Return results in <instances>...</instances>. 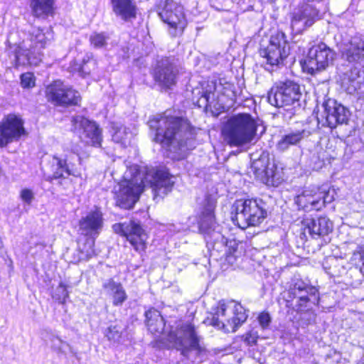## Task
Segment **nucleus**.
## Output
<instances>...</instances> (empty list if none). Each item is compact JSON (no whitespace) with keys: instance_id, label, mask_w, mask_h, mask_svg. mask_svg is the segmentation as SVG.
Wrapping results in <instances>:
<instances>
[{"instance_id":"obj_2","label":"nucleus","mask_w":364,"mask_h":364,"mask_svg":"<svg viewBox=\"0 0 364 364\" xmlns=\"http://www.w3.org/2000/svg\"><path fill=\"white\" fill-rule=\"evenodd\" d=\"M149 123L151 128L156 129L155 141L169 147L170 151L177 153L180 151L178 156H173V159H183L187 150L186 142L183 141V137L188 134L186 122L178 117L164 116L151 120Z\"/></svg>"},{"instance_id":"obj_44","label":"nucleus","mask_w":364,"mask_h":364,"mask_svg":"<svg viewBox=\"0 0 364 364\" xmlns=\"http://www.w3.org/2000/svg\"><path fill=\"white\" fill-rule=\"evenodd\" d=\"M361 262H362V266L360 267V272L364 275V250L361 253Z\"/></svg>"},{"instance_id":"obj_28","label":"nucleus","mask_w":364,"mask_h":364,"mask_svg":"<svg viewBox=\"0 0 364 364\" xmlns=\"http://www.w3.org/2000/svg\"><path fill=\"white\" fill-rule=\"evenodd\" d=\"M177 69L173 65L159 68L155 73V77L161 85L169 87L176 82Z\"/></svg>"},{"instance_id":"obj_13","label":"nucleus","mask_w":364,"mask_h":364,"mask_svg":"<svg viewBox=\"0 0 364 364\" xmlns=\"http://www.w3.org/2000/svg\"><path fill=\"white\" fill-rule=\"evenodd\" d=\"M23 121L16 114L6 116L0 122V147L18 141L26 134Z\"/></svg>"},{"instance_id":"obj_42","label":"nucleus","mask_w":364,"mask_h":364,"mask_svg":"<svg viewBox=\"0 0 364 364\" xmlns=\"http://www.w3.org/2000/svg\"><path fill=\"white\" fill-rule=\"evenodd\" d=\"M65 346V343L63 342L60 339L56 338L53 341V347L59 351H63V346Z\"/></svg>"},{"instance_id":"obj_38","label":"nucleus","mask_w":364,"mask_h":364,"mask_svg":"<svg viewBox=\"0 0 364 364\" xmlns=\"http://www.w3.org/2000/svg\"><path fill=\"white\" fill-rule=\"evenodd\" d=\"M294 289H298L300 291H304L306 293L312 294H315L316 292L317 291V290L315 288L306 286L304 284V282H303L302 281L296 282L294 284Z\"/></svg>"},{"instance_id":"obj_40","label":"nucleus","mask_w":364,"mask_h":364,"mask_svg":"<svg viewBox=\"0 0 364 364\" xmlns=\"http://www.w3.org/2000/svg\"><path fill=\"white\" fill-rule=\"evenodd\" d=\"M56 291L58 292H59V294H60L59 296L57 297V299H59V300H62L63 301H64L67 299V297L68 296V291H67V288H66L65 285H64L62 283H60L59 284V286L58 287Z\"/></svg>"},{"instance_id":"obj_39","label":"nucleus","mask_w":364,"mask_h":364,"mask_svg":"<svg viewBox=\"0 0 364 364\" xmlns=\"http://www.w3.org/2000/svg\"><path fill=\"white\" fill-rule=\"evenodd\" d=\"M258 321H259L260 326L263 328H264L269 326V324L271 321V318H270V316L269 314L263 312L259 315Z\"/></svg>"},{"instance_id":"obj_35","label":"nucleus","mask_w":364,"mask_h":364,"mask_svg":"<svg viewBox=\"0 0 364 364\" xmlns=\"http://www.w3.org/2000/svg\"><path fill=\"white\" fill-rule=\"evenodd\" d=\"M237 244L235 240H230L227 242L225 247L226 259L228 262H232L235 257L232 256L233 253L236 251Z\"/></svg>"},{"instance_id":"obj_4","label":"nucleus","mask_w":364,"mask_h":364,"mask_svg":"<svg viewBox=\"0 0 364 364\" xmlns=\"http://www.w3.org/2000/svg\"><path fill=\"white\" fill-rule=\"evenodd\" d=\"M53 38L50 28L44 30L33 28L29 41H23L16 49V66L31 65H37L41 60L39 50L46 47Z\"/></svg>"},{"instance_id":"obj_8","label":"nucleus","mask_w":364,"mask_h":364,"mask_svg":"<svg viewBox=\"0 0 364 364\" xmlns=\"http://www.w3.org/2000/svg\"><path fill=\"white\" fill-rule=\"evenodd\" d=\"M335 53L324 43L313 46L306 57L301 62L303 70L309 74H314L326 70L332 64Z\"/></svg>"},{"instance_id":"obj_46","label":"nucleus","mask_w":364,"mask_h":364,"mask_svg":"<svg viewBox=\"0 0 364 364\" xmlns=\"http://www.w3.org/2000/svg\"><path fill=\"white\" fill-rule=\"evenodd\" d=\"M300 298H301V299H302V300H305V301L307 299L306 296H303V295H302V296H300Z\"/></svg>"},{"instance_id":"obj_10","label":"nucleus","mask_w":364,"mask_h":364,"mask_svg":"<svg viewBox=\"0 0 364 364\" xmlns=\"http://www.w3.org/2000/svg\"><path fill=\"white\" fill-rule=\"evenodd\" d=\"M300 87L298 84L287 81L273 86L268 92V102L274 107L289 106L299 100Z\"/></svg>"},{"instance_id":"obj_45","label":"nucleus","mask_w":364,"mask_h":364,"mask_svg":"<svg viewBox=\"0 0 364 364\" xmlns=\"http://www.w3.org/2000/svg\"><path fill=\"white\" fill-rule=\"evenodd\" d=\"M261 162V159H259V161H255L254 163V166H255V168H258V164Z\"/></svg>"},{"instance_id":"obj_36","label":"nucleus","mask_w":364,"mask_h":364,"mask_svg":"<svg viewBox=\"0 0 364 364\" xmlns=\"http://www.w3.org/2000/svg\"><path fill=\"white\" fill-rule=\"evenodd\" d=\"M107 338L114 342H119L121 333L117 326H109L106 331Z\"/></svg>"},{"instance_id":"obj_23","label":"nucleus","mask_w":364,"mask_h":364,"mask_svg":"<svg viewBox=\"0 0 364 364\" xmlns=\"http://www.w3.org/2000/svg\"><path fill=\"white\" fill-rule=\"evenodd\" d=\"M343 56L349 62H359L364 59V36L351 39L342 50Z\"/></svg>"},{"instance_id":"obj_15","label":"nucleus","mask_w":364,"mask_h":364,"mask_svg":"<svg viewBox=\"0 0 364 364\" xmlns=\"http://www.w3.org/2000/svg\"><path fill=\"white\" fill-rule=\"evenodd\" d=\"M115 232L126 237L131 245L137 252L144 251L146 248L147 234L139 225L134 221L128 223H119L113 225Z\"/></svg>"},{"instance_id":"obj_7","label":"nucleus","mask_w":364,"mask_h":364,"mask_svg":"<svg viewBox=\"0 0 364 364\" xmlns=\"http://www.w3.org/2000/svg\"><path fill=\"white\" fill-rule=\"evenodd\" d=\"M232 220L241 229L256 226L264 219L266 212L256 200H238L234 204Z\"/></svg>"},{"instance_id":"obj_33","label":"nucleus","mask_w":364,"mask_h":364,"mask_svg":"<svg viewBox=\"0 0 364 364\" xmlns=\"http://www.w3.org/2000/svg\"><path fill=\"white\" fill-rule=\"evenodd\" d=\"M21 86L23 89H31L36 85V78L32 73H25L21 75Z\"/></svg>"},{"instance_id":"obj_11","label":"nucleus","mask_w":364,"mask_h":364,"mask_svg":"<svg viewBox=\"0 0 364 364\" xmlns=\"http://www.w3.org/2000/svg\"><path fill=\"white\" fill-rule=\"evenodd\" d=\"M290 48L282 32H276L269 38L267 47L260 50V55L271 65H279L289 55Z\"/></svg>"},{"instance_id":"obj_19","label":"nucleus","mask_w":364,"mask_h":364,"mask_svg":"<svg viewBox=\"0 0 364 364\" xmlns=\"http://www.w3.org/2000/svg\"><path fill=\"white\" fill-rule=\"evenodd\" d=\"M75 129H83L85 142L93 146H100L102 142V132L96 123L77 116L73 120Z\"/></svg>"},{"instance_id":"obj_12","label":"nucleus","mask_w":364,"mask_h":364,"mask_svg":"<svg viewBox=\"0 0 364 364\" xmlns=\"http://www.w3.org/2000/svg\"><path fill=\"white\" fill-rule=\"evenodd\" d=\"M82 142L73 144L70 149L65 151L63 158H55L57 165L60 169V172L55 173V177L63 176V173L76 177L80 176L81 173L77 165L80 164L82 156L86 154L82 149Z\"/></svg>"},{"instance_id":"obj_5","label":"nucleus","mask_w":364,"mask_h":364,"mask_svg":"<svg viewBox=\"0 0 364 364\" xmlns=\"http://www.w3.org/2000/svg\"><path fill=\"white\" fill-rule=\"evenodd\" d=\"M247 318L245 309L240 304L220 301L214 309L210 324L225 332H235Z\"/></svg>"},{"instance_id":"obj_31","label":"nucleus","mask_w":364,"mask_h":364,"mask_svg":"<svg viewBox=\"0 0 364 364\" xmlns=\"http://www.w3.org/2000/svg\"><path fill=\"white\" fill-rule=\"evenodd\" d=\"M262 172H264L267 182L274 186H278L284 180V173L282 168H279L275 164H269L268 167H265Z\"/></svg>"},{"instance_id":"obj_17","label":"nucleus","mask_w":364,"mask_h":364,"mask_svg":"<svg viewBox=\"0 0 364 364\" xmlns=\"http://www.w3.org/2000/svg\"><path fill=\"white\" fill-rule=\"evenodd\" d=\"M323 117L326 124L334 128L339 124L346 123L349 117L348 110L337 101L328 99L323 104Z\"/></svg>"},{"instance_id":"obj_1","label":"nucleus","mask_w":364,"mask_h":364,"mask_svg":"<svg viewBox=\"0 0 364 364\" xmlns=\"http://www.w3.org/2000/svg\"><path fill=\"white\" fill-rule=\"evenodd\" d=\"M173 177L164 171L153 168L139 170L136 165L130 166L123 179L114 187L117 204L125 209L133 208L145 186L149 185L156 196H163L171 191L174 183Z\"/></svg>"},{"instance_id":"obj_24","label":"nucleus","mask_w":364,"mask_h":364,"mask_svg":"<svg viewBox=\"0 0 364 364\" xmlns=\"http://www.w3.org/2000/svg\"><path fill=\"white\" fill-rule=\"evenodd\" d=\"M215 206V201L208 199L201 212L199 220V229L203 233L209 234L210 230L214 228L215 218L213 211Z\"/></svg>"},{"instance_id":"obj_6","label":"nucleus","mask_w":364,"mask_h":364,"mask_svg":"<svg viewBox=\"0 0 364 364\" xmlns=\"http://www.w3.org/2000/svg\"><path fill=\"white\" fill-rule=\"evenodd\" d=\"M170 346L180 350L181 353L188 357L193 353L198 355L205 351V348L200 343L194 327L189 323L178 325L174 331L167 336Z\"/></svg>"},{"instance_id":"obj_26","label":"nucleus","mask_w":364,"mask_h":364,"mask_svg":"<svg viewBox=\"0 0 364 364\" xmlns=\"http://www.w3.org/2000/svg\"><path fill=\"white\" fill-rule=\"evenodd\" d=\"M145 315L149 331L156 335L162 333L165 323L160 312L156 309H150Z\"/></svg>"},{"instance_id":"obj_30","label":"nucleus","mask_w":364,"mask_h":364,"mask_svg":"<svg viewBox=\"0 0 364 364\" xmlns=\"http://www.w3.org/2000/svg\"><path fill=\"white\" fill-rule=\"evenodd\" d=\"M305 131H297L284 135L277 144L279 151H285L291 146L296 145L304 137Z\"/></svg>"},{"instance_id":"obj_22","label":"nucleus","mask_w":364,"mask_h":364,"mask_svg":"<svg viewBox=\"0 0 364 364\" xmlns=\"http://www.w3.org/2000/svg\"><path fill=\"white\" fill-rule=\"evenodd\" d=\"M112 11L117 17L131 21L136 16V6L132 0H111Z\"/></svg>"},{"instance_id":"obj_16","label":"nucleus","mask_w":364,"mask_h":364,"mask_svg":"<svg viewBox=\"0 0 364 364\" xmlns=\"http://www.w3.org/2000/svg\"><path fill=\"white\" fill-rule=\"evenodd\" d=\"M46 95L49 101L59 105H77L81 99L77 91L60 80L54 81L46 87Z\"/></svg>"},{"instance_id":"obj_14","label":"nucleus","mask_w":364,"mask_h":364,"mask_svg":"<svg viewBox=\"0 0 364 364\" xmlns=\"http://www.w3.org/2000/svg\"><path fill=\"white\" fill-rule=\"evenodd\" d=\"M159 15L161 19L173 30V35L181 33L186 26L187 21L183 6L173 0L165 1Z\"/></svg>"},{"instance_id":"obj_41","label":"nucleus","mask_w":364,"mask_h":364,"mask_svg":"<svg viewBox=\"0 0 364 364\" xmlns=\"http://www.w3.org/2000/svg\"><path fill=\"white\" fill-rule=\"evenodd\" d=\"M21 197L23 201L30 203L33 199V193L29 189H23L21 192Z\"/></svg>"},{"instance_id":"obj_21","label":"nucleus","mask_w":364,"mask_h":364,"mask_svg":"<svg viewBox=\"0 0 364 364\" xmlns=\"http://www.w3.org/2000/svg\"><path fill=\"white\" fill-rule=\"evenodd\" d=\"M304 232H308L315 239L328 235L333 229L332 222L326 217L307 219L304 222Z\"/></svg>"},{"instance_id":"obj_27","label":"nucleus","mask_w":364,"mask_h":364,"mask_svg":"<svg viewBox=\"0 0 364 364\" xmlns=\"http://www.w3.org/2000/svg\"><path fill=\"white\" fill-rule=\"evenodd\" d=\"M29 3L35 16L46 18L53 12V0H29Z\"/></svg>"},{"instance_id":"obj_25","label":"nucleus","mask_w":364,"mask_h":364,"mask_svg":"<svg viewBox=\"0 0 364 364\" xmlns=\"http://www.w3.org/2000/svg\"><path fill=\"white\" fill-rule=\"evenodd\" d=\"M103 288L112 299L114 306H120L127 299V296L120 283L109 279L103 284Z\"/></svg>"},{"instance_id":"obj_32","label":"nucleus","mask_w":364,"mask_h":364,"mask_svg":"<svg viewBox=\"0 0 364 364\" xmlns=\"http://www.w3.org/2000/svg\"><path fill=\"white\" fill-rule=\"evenodd\" d=\"M95 240L94 239H87L84 243L79 244V250L82 253V259H89L95 254L94 249Z\"/></svg>"},{"instance_id":"obj_20","label":"nucleus","mask_w":364,"mask_h":364,"mask_svg":"<svg viewBox=\"0 0 364 364\" xmlns=\"http://www.w3.org/2000/svg\"><path fill=\"white\" fill-rule=\"evenodd\" d=\"M80 229L86 235H97L103 227L102 213L99 208L90 211L80 220Z\"/></svg>"},{"instance_id":"obj_43","label":"nucleus","mask_w":364,"mask_h":364,"mask_svg":"<svg viewBox=\"0 0 364 364\" xmlns=\"http://www.w3.org/2000/svg\"><path fill=\"white\" fill-rule=\"evenodd\" d=\"M245 341L249 345H252L256 343L257 337L254 334L248 333L245 336Z\"/></svg>"},{"instance_id":"obj_9","label":"nucleus","mask_w":364,"mask_h":364,"mask_svg":"<svg viewBox=\"0 0 364 364\" xmlns=\"http://www.w3.org/2000/svg\"><path fill=\"white\" fill-rule=\"evenodd\" d=\"M329 192L313 186L304 188L295 198V203L300 209L305 211L320 210L333 198H328Z\"/></svg>"},{"instance_id":"obj_18","label":"nucleus","mask_w":364,"mask_h":364,"mask_svg":"<svg viewBox=\"0 0 364 364\" xmlns=\"http://www.w3.org/2000/svg\"><path fill=\"white\" fill-rule=\"evenodd\" d=\"M318 14L310 6L294 9L291 14V28L296 33H300L306 28L311 26Z\"/></svg>"},{"instance_id":"obj_37","label":"nucleus","mask_w":364,"mask_h":364,"mask_svg":"<svg viewBox=\"0 0 364 364\" xmlns=\"http://www.w3.org/2000/svg\"><path fill=\"white\" fill-rule=\"evenodd\" d=\"M87 61H83V64L81 65L80 72L82 74L87 75L90 74V72L95 69L96 63L95 60H90V56H87Z\"/></svg>"},{"instance_id":"obj_34","label":"nucleus","mask_w":364,"mask_h":364,"mask_svg":"<svg viewBox=\"0 0 364 364\" xmlns=\"http://www.w3.org/2000/svg\"><path fill=\"white\" fill-rule=\"evenodd\" d=\"M91 44L95 48H102L106 45L107 37L103 33H94L90 37Z\"/></svg>"},{"instance_id":"obj_3","label":"nucleus","mask_w":364,"mask_h":364,"mask_svg":"<svg viewBox=\"0 0 364 364\" xmlns=\"http://www.w3.org/2000/svg\"><path fill=\"white\" fill-rule=\"evenodd\" d=\"M257 125L250 114H238L232 116L222 129L223 139L231 146L250 144L255 138Z\"/></svg>"},{"instance_id":"obj_29","label":"nucleus","mask_w":364,"mask_h":364,"mask_svg":"<svg viewBox=\"0 0 364 364\" xmlns=\"http://www.w3.org/2000/svg\"><path fill=\"white\" fill-rule=\"evenodd\" d=\"M112 140L117 144L126 146L129 144L132 137V133L119 122L112 123Z\"/></svg>"}]
</instances>
